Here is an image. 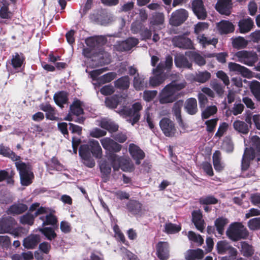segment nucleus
Returning a JSON list of instances; mask_svg holds the SVG:
<instances>
[{"label": "nucleus", "mask_w": 260, "mask_h": 260, "mask_svg": "<svg viewBox=\"0 0 260 260\" xmlns=\"http://www.w3.org/2000/svg\"><path fill=\"white\" fill-rule=\"evenodd\" d=\"M186 85V83L184 81L180 83L177 80L172 81L162 90L159 98L160 103L165 104L176 101L178 96L175 94L184 88Z\"/></svg>", "instance_id": "f257e3e1"}, {"label": "nucleus", "mask_w": 260, "mask_h": 260, "mask_svg": "<svg viewBox=\"0 0 260 260\" xmlns=\"http://www.w3.org/2000/svg\"><path fill=\"white\" fill-rule=\"evenodd\" d=\"M15 167L19 172L21 185L27 186L33 182L35 175L32 171V166L30 163L26 164L21 161H16Z\"/></svg>", "instance_id": "f03ea898"}, {"label": "nucleus", "mask_w": 260, "mask_h": 260, "mask_svg": "<svg viewBox=\"0 0 260 260\" xmlns=\"http://www.w3.org/2000/svg\"><path fill=\"white\" fill-rule=\"evenodd\" d=\"M227 237L233 241L246 239L249 236V232L241 222H235L231 223L226 231Z\"/></svg>", "instance_id": "7ed1b4c3"}, {"label": "nucleus", "mask_w": 260, "mask_h": 260, "mask_svg": "<svg viewBox=\"0 0 260 260\" xmlns=\"http://www.w3.org/2000/svg\"><path fill=\"white\" fill-rule=\"evenodd\" d=\"M142 108V105L140 102H136L132 105L131 108L123 106L119 110L118 113L131 117V123L134 125L139 121L141 117L140 111Z\"/></svg>", "instance_id": "20e7f679"}, {"label": "nucleus", "mask_w": 260, "mask_h": 260, "mask_svg": "<svg viewBox=\"0 0 260 260\" xmlns=\"http://www.w3.org/2000/svg\"><path fill=\"white\" fill-rule=\"evenodd\" d=\"M235 56L238 61L250 67L253 66L258 60L256 53L253 51H239L235 53Z\"/></svg>", "instance_id": "39448f33"}, {"label": "nucleus", "mask_w": 260, "mask_h": 260, "mask_svg": "<svg viewBox=\"0 0 260 260\" xmlns=\"http://www.w3.org/2000/svg\"><path fill=\"white\" fill-rule=\"evenodd\" d=\"M216 249L219 254H228L229 257L235 258L238 254L236 248L233 247L226 240H221L217 242Z\"/></svg>", "instance_id": "423d86ee"}, {"label": "nucleus", "mask_w": 260, "mask_h": 260, "mask_svg": "<svg viewBox=\"0 0 260 260\" xmlns=\"http://www.w3.org/2000/svg\"><path fill=\"white\" fill-rule=\"evenodd\" d=\"M160 127L165 136L173 137L176 133L175 123L170 119L164 117L159 121Z\"/></svg>", "instance_id": "0eeeda50"}, {"label": "nucleus", "mask_w": 260, "mask_h": 260, "mask_svg": "<svg viewBox=\"0 0 260 260\" xmlns=\"http://www.w3.org/2000/svg\"><path fill=\"white\" fill-rule=\"evenodd\" d=\"M188 17V12L184 9L176 10L172 13L170 23L174 26H178L183 23Z\"/></svg>", "instance_id": "6e6552de"}, {"label": "nucleus", "mask_w": 260, "mask_h": 260, "mask_svg": "<svg viewBox=\"0 0 260 260\" xmlns=\"http://www.w3.org/2000/svg\"><path fill=\"white\" fill-rule=\"evenodd\" d=\"M79 154L86 167L92 168L95 166V161L91 157L88 144L81 145L79 149Z\"/></svg>", "instance_id": "1a4fd4ad"}, {"label": "nucleus", "mask_w": 260, "mask_h": 260, "mask_svg": "<svg viewBox=\"0 0 260 260\" xmlns=\"http://www.w3.org/2000/svg\"><path fill=\"white\" fill-rule=\"evenodd\" d=\"M192 10L200 20H205L207 17V12L202 0H193L191 3Z\"/></svg>", "instance_id": "9d476101"}, {"label": "nucleus", "mask_w": 260, "mask_h": 260, "mask_svg": "<svg viewBox=\"0 0 260 260\" xmlns=\"http://www.w3.org/2000/svg\"><path fill=\"white\" fill-rule=\"evenodd\" d=\"M255 157L251 156L250 154L244 151L242 156L241 165V176L243 177L249 178L254 175V173L252 171L247 172L250 165V161L253 160Z\"/></svg>", "instance_id": "9b49d317"}, {"label": "nucleus", "mask_w": 260, "mask_h": 260, "mask_svg": "<svg viewBox=\"0 0 260 260\" xmlns=\"http://www.w3.org/2000/svg\"><path fill=\"white\" fill-rule=\"evenodd\" d=\"M249 147H246L244 151L250 154L251 156L255 157L256 153L257 156H260V138L254 135L250 138Z\"/></svg>", "instance_id": "f8f14e48"}, {"label": "nucleus", "mask_w": 260, "mask_h": 260, "mask_svg": "<svg viewBox=\"0 0 260 260\" xmlns=\"http://www.w3.org/2000/svg\"><path fill=\"white\" fill-rule=\"evenodd\" d=\"M173 45L177 47L183 49H194L192 41L184 36H175L172 39Z\"/></svg>", "instance_id": "ddd939ff"}, {"label": "nucleus", "mask_w": 260, "mask_h": 260, "mask_svg": "<svg viewBox=\"0 0 260 260\" xmlns=\"http://www.w3.org/2000/svg\"><path fill=\"white\" fill-rule=\"evenodd\" d=\"M101 143L103 147L107 151L111 152V153L118 152L122 148L120 144L108 137L101 139Z\"/></svg>", "instance_id": "4468645a"}, {"label": "nucleus", "mask_w": 260, "mask_h": 260, "mask_svg": "<svg viewBox=\"0 0 260 260\" xmlns=\"http://www.w3.org/2000/svg\"><path fill=\"white\" fill-rule=\"evenodd\" d=\"M156 255L160 260H167L170 257L169 244L167 242L159 241L156 245Z\"/></svg>", "instance_id": "2eb2a0df"}, {"label": "nucleus", "mask_w": 260, "mask_h": 260, "mask_svg": "<svg viewBox=\"0 0 260 260\" xmlns=\"http://www.w3.org/2000/svg\"><path fill=\"white\" fill-rule=\"evenodd\" d=\"M128 151L137 165L141 164V161L145 157V152L135 144L131 143L129 145Z\"/></svg>", "instance_id": "dca6fc26"}, {"label": "nucleus", "mask_w": 260, "mask_h": 260, "mask_svg": "<svg viewBox=\"0 0 260 260\" xmlns=\"http://www.w3.org/2000/svg\"><path fill=\"white\" fill-rule=\"evenodd\" d=\"M232 6V0H218L215 9L220 14L229 16L231 13Z\"/></svg>", "instance_id": "f3484780"}, {"label": "nucleus", "mask_w": 260, "mask_h": 260, "mask_svg": "<svg viewBox=\"0 0 260 260\" xmlns=\"http://www.w3.org/2000/svg\"><path fill=\"white\" fill-rule=\"evenodd\" d=\"M139 43L138 39L130 37L119 43L116 47V49L118 51L123 52L130 50L132 48L136 46Z\"/></svg>", "instance_id": "a211bd4d"}, {"label": "nucleus", "mask_w": 260, "mask_h": 260, "mask_svg": "<svg viewBox=\"0 0 260 260\" xmlns=\"http://www.w3.org/2000/svg\"><path fill=\"white\" fill-rule=\"evenodd\" d=\"M11 64L15 70L19 71L22 67L24 68L25 64V57L23 53L15 52L12 55Z\"/></svg>", "instance_id": "6ab92c4d"}, {"label": "nucleus", "mask_w": 260, "mask_h": 260, "mask_svg": "<svg viewBox=\"0 0 260 260\" xmlns=\"http://www.w3.org/2000/svg\"><path fill=\"white\" fill-rule=\"evenodd\" d=\"M228 67L230 71L236 72L245 77H249L251 75L252 72L248 69L235 62H230Z\"/></svg>", "instance_id": "aec40b11"}, {"label": "nucleus", "mask_w": 260, "mask_h": 260, "mask_svg": "<svg viewBox=\"0 0 260 260\" xmlns=\"http://www.w3.org/2000/svg\"><path fill=\"white\" fill-rule=\"evenodd\" d=\"M40 236L37 234H31L24 239L23 246L28 249H33L40 242Z\"/></svg>", "instance_id": "412c9836"}, {"label": "nucleus", "mask_w": 260, "mask_h": 260, "mask_svg": "<svg viewBox=\"0 0 260 260\" xmlns=\"http://www.w3.org/2000/svg\"><path fill=\"white\" fill-rule=\"evenodd\" d=\"M15 220L11 217L2 218L0 220V234L10 233L13 229Z\"/></svg>", "instance_id": "4be33fe9"}, {"label": "nucleus", "mask_w": 260, "mask_h": 260, "mask_svg": "<svg viewBox=\"0 0 260 260\" xmlns=\"http://www.w3.org/2000/svg\"><path fill=\"white\" fill-rule=\"evenodd\" d=\"M125 208L133 215L140 214L142 211V204L136 200H129L126 204Z\"/></svg>", "instance_id": "5701e85b"}, {"label": "nucleus", "mask_w": 260, "mask_h": 260, "mask_svg": "<svg viewBox=\"0 0 260 260\" xmlns=\"http://www.w3.org/2000/svg\"><path fill=\"white\" fill-rule=\"evenodd\" d=\"M239 31L241 34H246L253 27L254 22L250 17L241 19L238 22Z\"/></svg>", "instance_id": "b1692460"}, {"label": "nucleus", "mask_w": 260, "mask_h": 260, "mask_svg": "<svg viewBox=\"0 0 260 260\" xmlns=\"http://www.w3.org/2000/svg\"><path fill=\"white\" fill-rule=\"evenodd\" d=\"M184 110L189 115L196 114L198 111L197 100L193 98L187 99L184 104Z\"/></svg>", "instance_id": "393cba45"}, {"label": "nucleus", "mask_w": 260, "mask_h": 260, "mask_svg": "<svg viewBox=\"0 0 260 260\" xmlns=\"http://www.w3.org/2000/svg\"><path fill=\"white\" fill-rule=\"evenodd\" d=\"M218 29L220 34H228L233 32L235 30V26L230 21L222 20L217 25Z\"/></svg>", "instance_id": "a878e982"}, {"label": "nucleus", "mask_w": 260, "mask_h": 260, "mask_svg": "<svg viewBox=\"0 0 260 260\" xmlns=\"http://www.w3.org/2000/svg\"><path fill=\"white\" fill-rule=\"evenodd\" d=\"M90 154L96 158H100L102 156V149L99 142L95 140H90L88 145Z\"/></svg>", "instance_id": "bb28decb"}, {"label": "nucleus", "mask_w": 260, "mask_h": 260, "mask_svg": "<svg viewBox=\"0 0 260 260\" xmlns=\"http://www.w3.org/2000/svg\"><path fill=\"white\" fill-rule=\"evenodd\" d=\"M40 109L46 112L45 116L47 119L50 120H56L57 119V117L55 116V108L52 107L50 104H42L40 105Z\"/></svg>", "instance_id": "cd10ccee"}, {"label": "nucleus", "mask_w": 260, "mask_h": 260, "mask_svg": "<svg viewBox=\"0 0 260 260\" xmlns=\"http://www.w3.org/2000/svg\"><path fill=\"white\" fill-rule=\"evenodd\" d=\"M241 254L245 257H250L254 254L255 249L254 247L249 244L247 241H242L240 242Z\"/></svg>", "instance_id": "c85d7f7f"}, {"label": "nucleus", "mask_w": 260, "mask_h": 260, "mask_svg": "<svg viewBox=\"0 0 260 260\" xmlns=\"http://www.w3.org/2000/svg\"><path fill=\"white\" fill-rule=\"evenodd\" d=\"M133 86L137 91L142 90L147 86V81L145 80L144 76L140 75L139 73H137L134 78Z\"/></svg>", "instance_id": "c756f323"}, {"label": "nucleus", "mask_w": 260, "mask_h": 260, "mask_svg": "<svg viewBox=\"0 0 260 260\" xmlns=\"http://www.w3.org/2000/svg\"><path fill=\"white\" fill-rule=\"evenodd\" d=\"M28 209L26 204L23 203L14 204L8 210V214L19 215L25 212Z\"/></svg>", "instance_id": "7c9ffc66"}, {"label": "nucleus", "mask_w": 260, "mask_h": 260, "mask_svg": "<svg viewBox=\"0 0 260 260\" xmlns=\"http://www.w3.org/2000/svg\"><path fill=\"white\" fill-rule=\"evenodd\" d=\"M183 105V101L182 100L176 101L173 105L172 111L176 119L180 125L183 123L181 117V108Z\"/></svg>", "instance_id": "2f4dec72"}, {"label": "nucleus", "mask_w": 260, "mask_h": 260, "mask_svg": "<svg viewBox=\"0 0 260 260\" xmlns=\"http://www.w3.org/2000/svg\"><path fill=\"white\" fill-rule=\"evenodd\" d=\"M121 96L118 94H114L111 96L105 98V104L107 107L110 109H115L120 103Z\"/></svg>", "instance_id": "473e14b6"}, {"label": "nucleus", "mask_w": 260, "mask_h": 260, "mask_svg": "<svg viewBox=\"0 0 260 260\" xmlns=\"http://www.w3.org/2000/svg\"><path fill=\"white\" fill-rule=\"evenodd\" d=\"M114 83L117 89L122 90H127L129 87L130 79L128 76H124L115 80Z\"/></svg>", "instance_id": "72a5a7b5"}, {"label": "nucleus", "mask_w": 260, "mask_h": 260, "mask_svg": "<svg viewBox=\"0 0 260 260\" xmlns=\"http://www.w3.org/2000/svg\"><path fill=\"white\" fill-rule=\"evenodd\" d=\"M233 126L236 132L243 135L248 134L250 129L248 126V124L240 120H235L233 122Z\"/></svg>", "instance_id": "f704fd0d"}, {"label": "nucleus", "mask_w": 260, "mask_h": 260, "mask_svg": "<svg viewBox=\"0 0 260 260\" xmlns=\"http://www.w3.org/2000/svg\"><path fill=\"white\" fill-rule=\"evenodd\" d=\"M175 64L178 68L191 69L192 63L183 54H179L175 57Z\"/></svg>", "instance_id": "c9c22d12"}, {"label": "nucleus", "mask_w": 260, "mask_h": 260, "mask_svg": "<svg viewBox=\"0 0 260 260\" xmlns=\"http://www.w3.org/2000/svg\"><path fill=\"white\" fill-rule=\"evenodd\" d=\"M204 252L201 249H189L185 255L186 260H200L203 258Z\"/></svg>", "instance_id": "e433bc0d"}, {"label": "nucleus", "mask_w": 260, "mask_h": 260, "mask_svg": "<svg viewBox=\"0 0 260 260\" xmlns=\"http://www.w3.org/2000/svg\"><path fill=\"white\" fill-rule=\"evenodd\" d=\"M185 55L199 66H203L206 64L205 58L197 52L187 51L185 52Z\"/></svg>", "instance_id": "4c0bfd02"}, {"label": "nucleus", "mask_w": 260, "mask_h": 260, "mask_svg": "<svg viewBox=\"0 0 260 260\" xmlns=\"http://www.w3.org/2000/svg\"><path fill=\"white\" fill-rule=\"evenodd\" d=\"M99 126L110 133L117 132L119 127L118 125L114 122L108 121L106 119H102L101 120Z\"/></svg>", "instance_id": "58836bf2"}, {"label": "nucleus", "mask_w": 260, "mask_h": 260, "mask_svg": "<svg viewBox=\"0 0 260 260\" xmlns=\"http://www.w3.org/2000/svg\"><path fill=\"white\" fill-rule=\"evenodd\" d=\"M53 99L57 105L63 107V105L68 102V93L64 91H59L54 94Z\"/></svg>", "instance_id": "ea45409f"}, {"label": "nucleus", "mask_w": 260, "mask_h": 260, "mask_svg": "<svg viewBox=\"0 0 260 260\" xmlns=\"http://www.w3.org/2000/svg\"><path fill=\"white\" fill-rule=\"evenodd\" d=\"M122 156H119L115 153H110L108 156V159L110 161L111 165L114 171H117L120 168Z\"/></svg>", "instance_id": "a19ab883"}, {"label": "nucleus", "mask_w": 260, "mask_h": 260, "mask_svg": "<svg viewBox=\"0 0 260 260\" xmlns=\"http://www.w3.org/2000/svg\"><path fill=\"white\" fill-rule=\"evenodd\" d=\"M15 172L13 171H11L9 174L5 170H0V182H3L6 180L8 184L13 185L14 184V176Z\"/></svg>", "instance_id": "79ce46f5"}, {"label": "nucleus", "mask_w": 260, "mask_h": 260, "mask_svg": "<svg viewBox=\"0 0 260 260\" xmlns=\"http://www.w3.org/2000/svg\"><path fill=\"white\" fill-rule=\"evenodd\" d=\"M82 102L79 100H76L71 105L70 109L71 112L77 116L84 114V110L82 107Z\"/></svg>", "instance_id": "37998d69"}, {"label": "nucleus", "mask_w": 260, "mask_h": 260, "mask_svg": "<svg viewBox=\"0 0 260 260\" xmlns=\"http://www.w3.org/2000/svg\"><path fill=\"white\" fill-rule=\"evenodd\" d=\"M249 89L257 101H260V82L252 80L249 84Z\"/></svg>", "instance_id": "c03bdc74"}, {"label": "nucleus", "mask_w": 260, "mask_h": 260, "mask_svg": "<svg viewBox=\"0 0 260 260\" xmlns=\"http://www.w3.org/2000/svg\"><path fill=\"white\" fill-rule=\"evenodd\" d=\"M197 40L199 43L202 45L203 47H206L209 45L215 46L218 43V39L216 38L208 39L205 37V35H199L197 37Z\"/></svg>", "instance_id": "a18cd8bd"}, {"label": "nucleus", "mask_w": 260, "mask_h": 260, "mask_svg": "<svg viewBox=\"0 0 260 260\" xmlns=\"http://www.w3.org/2000/svg\"><path fill=\"white\" fill-rule=\"evenodd\" d=\"M229 223V220L223 217H219L216 219L214 224L218 234L222 235L224 232V226Z\"/></svg>", "instance_id": "49530a36"}, {"label": "nucleus", "mask_w": 260, "mask_h": 260, "mask_svg": "<svg viewBox=\"0 0 260 260\" xmlns=\"http://www.w3.org/2000/svg\"><path fill=\"white\" fill-rule=\"evenodd\" d=\"M232 46L237 49L244 48L248 45V41L242 37L232 38Z\"/></svg>", "instance_id": "de8ad7c7"}, {"label": "nucleus", "mask_w": 260, "mask_h": 260, "mask_svg": "<svg viewBox=\"0 0 260 260\" xmlns=\"http://www.w3.org/2000/svg\"><path fill=\"white\" fill-rule=\"evenodd\" d=\"M111 165L106 161H104L101 163L100 168L102 173V177L107 180L111 172Z\"/></svg>", "instance_id": "09e8293b"}, {"label": "nucleus", "mask_w": 260, "mask_h": 260, "mask_svg": "<svg viewBox=\"0 0 260 260\" xmlns=\"http://www.w3.org/2000/svg\"><path fill=\"white\" fill-rule=\"evenodd\" d=\"M116 76L115 72H109L98 78L96 81L100 85L109 83L113 80Z\"/></svg>", "instance_id": "8fccbe9b"}, {"label": "nucleus", "mask_w": 260, "mask_h": 260, "mask_svg": "<svg viewBox=\"0 0 260 260\" xmlns=\"http://www.w3.org/2000/svg\"><path fill=\"white\" fill-rule=\"evenodd\" d=\"M199 202L203 205H215L218 203V200L212 195H208L201 197Z\"/></svg>", "instance_id": "3c124183"}, {"label": "nucleus", "mask_w": 260, "mask_h": 260, "mask_svg": "<svg viewBox=\"0 0 260 260\" xmlns=\"http://www.w3.org/2000/svg\"><path fill=\"white\" fill-rule=\"evenodd\" d=\"M40 231L50 241L54 239L57 237V234L51 227H45L40 229Z\"/></svg>", "instance_id": "603ef678"}, {"label": "nucleus", "mask_w": 260, "mask_h": 260, "mask_svg": "<svg viewBox=\"0 0 260 260\" xmlns=\"http://www.w3.org/2000/svg\"><path fill=\"white\" fill-rule=\"evenodd\" d=\"M166 77L164 74H156V75L150 78L149 83L152 87H156L162 84Z\"/></svg>", "instance_id": "864d4df0"}, {"label": "nucleus", "mask_w": 260, "mask_h": 260, "mask_svg": "<svg viewBox=\"0 0 260 260\" xmlns=\"http://www.w3.org/2000/svg\"><path fill=\"white\" fill-rule=\"evenodd\" d=\"M120 168L124 172H131L133 170L134 166L129 159L122 156Z\"/></svg>", "instance_id": "5fc2aeb1"}, {"label": "nucleus", "mask_w": 260, "mask_h": 260, "mask_svg": "<svg viewBox=\"0 0 260 260\" xmlns=\"http://www.w3.org/2000/svg\"><path fill=\"white\" fill-rule=\"evenodd\" d=\"M211 78V74L208 71L199 72L194 77V80L200 83H205Z\"/></svg>", "instance_id": "6e6d98bb"}, {"label": "nucleus", "mask_w": 260, "mask_h": 260, "mask_svg": "<svg viewBox=\"0 0 260 260\" xmlns=\"http://www.w3.org/2000/svg\"><path fill=\"white\" fill-rule=\"evenodd\" d=\"M188 237L189 240L198 244V246H201L204 243V239L200 234L197 235L194 232L189 231Z\"/></svg>", "instance_id": "4d7b16f0"}, {"label": "nucleus", "mask_w": 260, "mask_h": 260, "mask_svg": "<svg viewBox=\"0 0 260 260\" xmlns=\"http://www.w3.org/2000/svg\"><path fill=\"white\" fill-rule=\"evenodd\" d=\"M217 112V108L216 106H208L205 110L202 112V117L203 119H207L211 115H213L216 113Z\"/></svg>", "instance_id": "13d9d810"}, {"label": "nucleus", "mask_w": 260, "mask_h": 260, "mask_svg": "<svg viewBox=\"0 0 260 260\" xmlns=\"http://www.w3.org/2000/svg\"><path fill=\"white\" fill-rule=\"evenodd\" d=\"M35 220L32 216V214L28 212L25 214L22 215L20 219V222L22 224H28L32 225Z\"/></svg>", "instance_id": "bf43d9fd"}, {"label": "nucleus", "mask_w": 260, "mask_h": 260, "mask_svg": "<svg viewBox=\"0 0 260 260\" xmlns=\"http://www.w3.org/2000/svg\"><path fill=\"white\" fill-rule=\"evenodd\" d=\"M11 12L9 11V5L4 4L0 8V17L2 19L11 18Z\"/></svg>", "instance_id": "052dcab7"}, {"label": "nucleus", "mask_w": 260, "mask_h": 260, "mask_svg": "<svg viewBox=\"0 0 260 260\" xmlns=\"http://www.w3.org/2000/svg\"><path fill=\"white\" fill-rule=\"evenodd\" d=\"M50 162V165H47L50 170L56 171H61L62 170V165L56 157L53 156L52 157Z\"/></svg>", "instance_id": "680f3d73"}, {"label": "nucleus", "mask_w": 260, "mask_h": 260, "mask_svg": "<svg viewBox=\"0 0 260 260\" xmlns=\"http://www.w3.org/2000/svg\"><path fill=\"white\" fill-rule=\"evenodd\" d=\"M209 26V24L207 22H199L194 25V33L198 36L201 32L208 29Z\"/></svg>", "instance_id": "e2e57ef3"}, {"label": "nucleus", "mask_w": 260, "mask_h": 260, "mask_svg": "<svg viewBox=\"0 0 260 260\" xmlns=\"http://www.w3.org/2000/svg\"><path fill=\"white\" fill-rule=\"evenodd\" d=\"M57 221L56 217L52 213H49L45 216V220L42 224L43 226L48 225L54 226V225H56Z\"/></svg>", "instance_id": "0e129e2a"}, {"label": "nucleus", "mask_w": 260, "mask_h": 260, "mask_svg": "<svg viewBox=\"0 0 260 260\" xmlns=\"http://www.w3.org/2000/svg\"><path fill=\"white\" fill-rule=\"evenodd\" d=\"M247 224L251 230H260V217H255L250 219Z\"/></svg>", "instance_id": "69168bd1"}, {"label": "nucleus", "mask_w": 260, "mask_h": 260, "mask_svg": "<svg viewBox=\"0 0 260 260\" xmlns=\"http://www.w3.org/2000/svg\"><path fill=\"white\" fill-rule=\"evenodd\" d=\"M181 228L179 225L172 223L165 224V231L168 234H174L181 231Z\"/></svg>", "instance_id": "338daca9"}, {"label": "nucleus", "mask_w": 260, "mask_h": 260, "mask_svg": "<svg viewBox=\"0 0 260 260\" xmlns=\"http://www.w3.org/2000/svg\"><path fill=\"white\" fill-rule=\"evenodd\" d=\"M157 93L156 90H145L143 92V98L144 101L149 102L155 98Z\"/></svg>", "instance_id": "774afa93"}]
</instances>
